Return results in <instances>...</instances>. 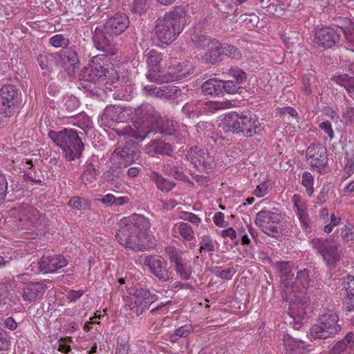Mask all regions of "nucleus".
<instances>
[{
	"label": "nucleus",
	"instance_id": "f257e3e1",
	"mask_svg": "<svg viewBox=\"0 0 354 354\" xmlns=\"http://www.w3.org/2000/svg\"><path fill=\"white\" fill-rule=\"evenodd\" d=\"M129 24V17L124 13L118 12L109 18L92 32L95 48L106 55H116L118 51L116 37L127 30Z\"/></svg>",
	"mask_w": 354,
	"mask_h": 354
},
{
	"label": "nucleus",
	"instance_id": "f03ea898",
	"mask_svg": "<svg viewBox=\"0 0 354 354\" xmlns=\"http://www.w3.org/2000/svg\"><path fill=\"white\" fill-rule=\"evenodd\" d=\"M149 220L143 215L133 214L124 218L115 234L118 242L134 251L145 249V241L150 228Z\"/></svg>",
	"mask_w": 354,
	"mask_h": 354
},
{
	"label": "nucleus",
	"instance_id": "7ed1b4c3",
	"mask_svg": "<svg viewBox=\"0 0 354 354\" xmlns=\"http://www.w3.org/2000/svg\"><path fill=\"white\" fill-rule=\"evenodd\" d=\"M106 56L109 55L103 53L93 57L88 67L84 68L80 75V84L92 96L100 95V90L95 86L97 82L105 81V84H109L114 83L119 79L114 69L109 70L101 63Z\"/></svg>",
	"mask_w": 354,
	"mask_h": 354
},
{
	"label": "nucleus",
	"instance_id": "20e7f679",
	"mask_svg": "<svg viewBox=\"0 0 354 354\" xmlns=\"http://www.w3.org/2000/svg\"><path fill=\"white\" fill-rule=\"evenodd\" d=\"M187 11L183 6H175L156 20L154 34L162 44L169 45L176 39L186 24Z\"/></svg>",
	"mask_w": 354,
	"mask_h": 354
},
{
	"label": "nucleus",
	"instance_id": "39448f33",
	"mask_svg": "<svg viewBox=\"0 0 354 354\" xmlns=\"http://www.w3.org/2000/svg\"><path fill=\"white\" fill-rule=\"evenodd\" d=\"M222 129L225 132L250 138L255 134H261L263 131L259 118L250 112H230L225 115Z\"/></svg>",
	"mask_w": 354,
	"mask_h": 354
},
{
	"label": "nucleus",
	"instance_id": "423d86ee",
	"mask_svg": "<svg viewBox=\"0 0 354 354\" xmlns=\"http://www.w3.org/2000/svg\"><path fill=\"white\" fill-rule=\"evenodd\" d=\"M135 113L138 120L126 127L124 134L143 140L151 133L150 127L158 122L160 115L150 104H142Z\"/></svg>",
	"mask_w": 354,
	"mask_h": 354
},
{
	"label": "nucleus",
	"instance_id": "0eeeda50",
	"mask_svg": "<svg viewBox=\"0 0 354 354\" xmlns=\"http://www.w3.org/2000/svg\"><path fill=\"white\" fill-rule=\"evenodd\" d=\"M162 55L156 50H151L147 58L149 67L147 77L151 82L158 83L169 82L179 80L186 76V72L183 71L182 66L178 63L176 66H170L165 73L161 68Z\"/></svg>",
	"mask_w": 354,
	"mask_h": 354
},
{
	"label": "nucleus",
	"instance_id": "6e6552de",
	"mask_svg": "<svg viewBox=\"0 0 354 354\" xmlns=\"http://www.w3.org/2000/svg\"><path fill=\"white\" fill-rule=\"evenodd\" d=\"M48 137L64 151L68 161L81 157L84 145L75 130L66 128L59 131H50Z\"/></svg>",
	"mask_w": 354,
	"mask_h": 354
},
{
	"label": "nucleus",
	"instance_id": "1a4fd4ad",
	"mask_svg": "<svg viewBox=\"0 0 354 354\" xmlns=\"http://www.w3.org/2000/svg\"><path fill=\"white\" fill-rule=\"evenodd\" d=\"M338 321L339 317L335 312L327 310L319 316L317 324L311 327L310 335L314 339H319L333 337L342 330Z\"/></svg>",
	"mask_w": 354,
	"mask_h": 354
},
{
	"label": "nucleus",
	"instance_id": "9d476101",
	"mask_svg": "<svg viewBox=\"0 0 354 354\" xmlns=\"http://www.w3.org/2000/svg\"><path fill=\"white\" fill-rule=\"evenodd\" d=\"M275 267L279 272L281 279V297L284 301L292 304L294 307L297 299H301V297L295 295V290H293L294 272L292 268L294 263L290 261H277Z\"/></svg>",
	"mask_w": 354,
	"mask_h": 354
},
{
	"label": "nucleus",
	"instance_id": "9b49d317",
	"mask_svg": "<svg viewBox=\"0 0 354 354\" xmlns=\"http://www.w3.org/2000/svg\"><path fill=\"white\" fill-rule=\"evenodd\" d=\"M310 244L323 258L326 265L334 268L340 259V244L333 239L314 238Z\"/></svg>",
	"mask_w": 354,
	"mask_h": 354
},
{
	"label": "nucleus",
	"instance_id": "f8f14e48",
	"mask_svg": "<svg viewBox=\"0 0 354 354\" xmlns=\"http://www.w3.org/2000/svg\"><path fill=\"white\" fill-rule=\"evenodd\" d=\"M254 223L262 232L272 237H277L282 230L281 215L274 211L261 210L257 214Z\"/></svg>",
	"mask_w": 354,
	"mask_h": 354
},
{
	"label": "nucleus",
	"instance_id": "ddd939ff",
	"mask_svg": "<svg viewBox=\"0 0 354 354\" xmlns=\"http://www.w3.org/2000/svg\"><path fill=\"white\" fill-rule=\"evenodd\" d=\"M19 90L16 86L6 84L0 89V113L10 117L15 113L19 103Z\"/></svg>",
	"mask_w": 354,
	"mask_h": 354
},
{
	"label": "nucleus",
	"instance_id": "4468645a",
	"mask_svg": "<svg viewBox=\"0 0 354 354\" xmlns=\"http://www.w3.org/2000/svg\"><path fill=\"white\" fill-rule=\"evenodd\" d=\"M138 152V144L129 139L122 147H118L114 150L111 157L113 164L118 167H127L135 161Z\"/></svg>",
	"mask_w": 354,
	"mask_h": 354
},
{
	"label": "nucleus",
	"instance_id": "2eb2a0df",
	"mask_svg": "<svg viewBox=\"0 0 354 354\" xmlns=\"http://www.w3.org/2000/svg\"><path fill=\"white\" fill-rule=\"evenodd\" d=\"M46 224V217L41 215L36 208L28 207L23 212L17 226L21 230L41 232L44 231Z\"/></svg>",
	"mask_w": 354,
	"mask_h": 354
},
{
	"label": "nucleus",
	"instance_id": "dca6fc26",
	"mask_svg": "<svg viewBox=\"0 0 354 354\" xmlns=\"http://www.w3.org/2000/svg\"><path fill=\"white\" fill-rule=\"evenodd\" d=\"M187 158L201 171L209 173L214 167V159L207 150L198 146L192 147L187 152Z\"/></svg>",
	"mask_w": 354,
	"mask_h": 354
},
{
	"label": "nucleus",
	"instance_id": "f3484780",
	"mask_svg": "<svg viewBox=\"0 0 354 354\" xmlns=\"http://www.w3.org/2000/svg\"><path fill=\"white\" fill-rule=\"evenodd\" d=\"M157 297L146 289H137L131 295V310L139 316L156 300Z\"/></svg>",
	"mask_w": 354,
	"mask_h": 354
},
{
	"label": "nucleus",
	"instance_id": "a211bd4d",
	"mask_svg": "<svg viewBox=\"0 0 354 354\" xmlns=\"http://www.w3.org/2000/svg\"><path fill=\"white\" fill-rule=\"evenodd\" d=\"M48 288L46 281H30L24 286L21 296L24 301L35 303L43 297Z\"/></svg>",
	"mask_w": 354,
	"mask_h": 354
},
{
	"label": "nucleus",
	"instance_id": "6ab92c4d",
	"mask_svg": "<svg viewBox=\"0 0 354 354\" xmlns=\"http://www.w3.org/2000/svg\"><path fill=\"white\" fill-rule=\"evenodd\" d=\"M306 158L308 164L320 172L328 162V153L326 147L321 144L313 145L306 149Z\"/></svg>",
	"mask_w": 354,
	"mask_h": 354
},
{
	"label": "nucleus",
	"instance_id": "aec40b11",
	"mask_svg": "<svg viewBox=\"0 0 354 354\" xmlns=\"http://www.w3.org/2000/svg\"><path fill=\"white\" fill-rule=\"evenodd\" d=\"M144 265L160 280L165 281L169 279L171 273L167 269V262L163 258L147 256L144 259Z\"/></svg>",
	"mask_w": 354,
	"mask_h": 354
},
{
	"label": "nucleus",
	"instance_id": "412c9836",
	"mask_svg": "<svg viewBox=\"0 0 354 354\" xmlns=\"http://www.w3.org/2000/svg\"><path fill=\"white\" fill-rule=\"evenodd\" d=\"M340 35L331 27H323L315 32V41L324 48H330L339 40Z\"/></svg>",
	"mask_w": 354,
	"mask_h": 354
},
{
	"label": "nucleus",
	"instance_id": "4be33fe9",
	"mask_svg": "<svg viewBox=\"0 0 354 354\" xmlns=\"http://www.w3.org/2000/svg\"><path fill=\"white\" fill-rule=\"evenodd\" d=\"M296 214L300 222L301 227L307 232L311 231L312 221L307 212L306 203L302 200L299 194H294L292 197Z\"/></svg>",
	"mask_w": 354,
	"mask_h": 354
},
{
	"label": "nucleus",
	"instance_id": "5701e85b",
	"mask_svg": "<svg viewBox=\"0 0 354 354\" xmlns=\"http://www.w3.org/2000/svg\"><path fill=\"white\" fill-rule=\"evenodd\" d=\"M171 263L175 266V270L183 280L190 279L192 273V267L189 261L183 257L182 254L177 251L169 253Z\"/></svg>",
	"mask_w": 354,
	"mask_h": 354
},
{
	"label": "nucleus",
	"instance_id": "b1692460",
	"mask_svg": "<svg viewBox=\"0 0 354 354\" xmlns=\"http://www.w3.org/2000/svg\"><path fill=\"white\" fill-rule=\"evenodd\" d=\"M67 260L62 255H44L38 262L39 269L43 273L54 272L65 267Z\"/></svg>",
	"mask_w": 354,
	"mask_h": 354
},
{
	"label": "nucleus",
	"instance_id": "393cba45",
	"mask_svg": "<svg viewBox=\"0 0 354 354\" xmlns=\"http://www.w3.org/2000/svg\"><path fill=\"white\" fill-rule=\"evenodd\" d=\"M126 110L119 106H106L102 115V123L111 127L115 122H122L127 119Z\"/></svg>",
	"mask_w": 354,
	"mask_h": 354
},
{
	"label": "nucleus",
	"instance_id": "a878e982",
	"mask_svg": "<svg viewBox=\"0 0 354 354\" xmlns=\"http://www.w3.org/2000/svg\"><path fill=\"white\" fill-rule=\"evenodd\" d=\"M283 341L287 354H306L308 351V346L304 341L288 333L283 335Z\"/></svg>",
	"mask_w": 354,
	"mask_h": 354
},
{
	"label": "nucleus",
	"instance_id": "bb28decb",
	"mask_svg": "<svg viewBox=\"0 0 354 354\" xmlns=\"http://www.w3.org/2000/svg\"><path fill=\"white\" fill-rule=\"evenodd\" d=\"M310 282L308 270L303 269L297 272V277L294 278L293 290H295V295L301 297L302 301H307L302 295L306 293L310 286Z\"/></svg>",
	"mask_w": 354,
	"mask_h": 354
},
{
	"label": "nucleus",
	"instance_id": "cd10ccee",
	"mask_svg": "<svg viewBox=\"0 0 354 354\" xmlns=\"http://www.w3.org/2000/svg\"><path fill=\"white\" fill-rule=\"evenodd\" d=\"M37 62L41 69L50 71L54 65L62 66V56L60 53H42L38 55Z\"/></svg>",
	"mask_w": 354,
	"mask_h": 354
},
{
	"label": "nucleus",
	"instance_id": "c85d7f7f",
	"mask_svg": "<svg viewBox=\"0 0 354 354\" xmlns=\"http://www.w3.org/2000/svg\"><path fill=\"white\" fill-rule=\"evenodd\" d=\"M146 95L169 99L175 95L178 90L173 86H162L157 87L154 85H147L143 88Z\"/></svg>",
	"mask_w": 354,
	"mask_h": 354
},
{
	"label": "nucleus",
	"instance_id": "c756f323",
	"mask_svg": "<svg viewBox=\"0 0 354 354\" xmlns=\"http://www.w3.org/2000/svg\"><path fill=\"white\" fill-rule=\"evenodd\" d=\"M342 286L346 290L344 304L347 311L354 310V277L348 274L342 279Z\"/></svg>",
	"mask_w": 354,
	"mask_h": 354
},
{
	"label": "nucleus",
	"instance_id": "7c9ffc66",
	"mask_svg": "<svg viewBox=\"0 0 354 354\" xmlns=\"http://www.w3.org/2000/svg\"><path fill=\"white\" fill-rule=\"evenodd\" d=\"M196 129L199 136L207 138L209 142L216 143L219 139L218 135L214 132V126L210 122H199L196 126Z\"/></svg>",
	"mask_w": 354,
	"mask_h": 354
},
{
	"label": "nucleus",
	"instance_id": "2f4dec72",
	"mask_svg": "<svg viewBox=\"0 0 354 354\" xmlns=\"http://www.w3.org/2000/svg\"><path fill=\"white\" fill-rule=\"evenodd\" d=\"M191 41L193 45L200 49H205L209 48L213 43L217 40L208 36L205 32L202 30H195L191 35Z\"/></svg>",
	"mask_w": 354,
	"mask_h": 354
},
{
	"label": "nucleus",
	"instance_id": "473e14b6",
	"mask_svg": "<svg viewBox=\"0 0 354 354\" xmlns=\"http://www.w3.org/2000/svg\"><path fill=\"white\" fill-rule=\"evenodd\" d=\"M149 176L156 184L158 189L162 192L168 193L176 186L175 182L164 178L161 174L155 171H151Z\"/></svg>",
	"mask_w": 354,
	"mask_h": 354
},
{
	"label": "nucleus",
	"instance_id": "72a5a7b5",
	"mask_svg": "<svg viewBox=\"0 0 354 354\" xmlns=\"http://www.w3.org/2000/svg\"><path fill=\"white\" fill-rule=\"evenodd\" d=\"M222 80L212 78L205 82L201 86L205 95L216 96L222 93Z\"/></svg>",
	"mask_w": 354,
	"mask_h": 354
},
{
	"label": "nucleus",
	"instance_id": "f704fd0d",
	"mask_svg": "<svg viewBox=\"0 0 354 354\" xmlns=\"http://www.w3.org/2000/svg\"><path fill=\"white\" fill-rule=\"evenodd\" d=\"M203 102L196 101L186 103L182 108V112L189 118H198L204 113Z\"/></svg>",
	"mask_w": 354,
	"mask_h": 354
},
{
	"label": "nucleus",
	"instance_id": "c9c22d12",
	"mask_svg": "<svg viewBox=\"0 0 354 354\" xmlns=\"http://www.w3.org/2000/svg\"><path fill=\"white\" fill-rule=\"evenodd\" d=\"M222 55L221 44L216 41L209 48L203 57V60L207 63L215 64L220 60Z\"/></svg>",
	"mask_w": 354,
	"mask_h": 354
},
{
	"label": "nucleus",
	"instance_id": "e433bc0d",
	"mask_svg": "<svg viewBox=\"0 0 354 354\" xmlns=\"http://www.w3.org/2000/svg\"><path fill=\"white\" fill-rule=\"evenodd\" d=\"M335 82L343 86L349 95L354 99V76L343 74L335 77Z\"/></svg>",
	"mask_w": 354,
	"mask_h": 354
},
{
	"label": "nucleus",
	"instance_id": "4c0bfd02",
	"mask_svg": "<svg viewBox=\"0 0 354 354\" xmlns=\"http://www.w3.org/2000/svg\"><path fill=\"white\" fill-rule=\"evenodd\" d=\"M149 147L157 154L170 156L173 151L171 145L163 141L153 140L150 142Z\"/></svg>",
	"mask_w": 354,
	"mask_h": 354
},
{
	"label": "nucleus",
	"instance_id": "58836bf2",
	"mask_svg": "<svg viewBox=\"0 0 354 354\" xmlns=\"http://www.w3.org/2000/svg\"><path fill=\"white\" fill-rule=\"evenodd\" d=\"M316 77L313 73L304 75L301 78V91L305 95H309L313 92Z\"/></svg>",
	"mask_w": 354,
	"mask_h": 354
},
{
	"label": "nucleus",
	"instance_id": "ea45409f",
	"mask_svg": "<svg viewBox=\"0 0 354 354\" xmlns=\"http://www.w3.org/2000/svg\"><path fill=\"white\" fill-rule=\"evenodd\" d=\"M294 307L292 306V304L289 303V313L291 317L293 318L295 321V324L293 325V328L296 330H299L301 327V323L299 320H297V318L299 319L301 317L300 312L298 313L295 310L299 308V306H301L302 310L306 306L307 304V301H302L301 299H297V301H295Z\"/></svg>",
	"mask_w": 354,
	"mask_h": 354
},
{
	"label": "nucleus",
	"instance_id": "a19ab883",
	"mask_svg": "<svg viewBox=\"0 0 354 354\" xmlns=\"http://www.w3.org/2000/svg\"><path fill=\"white\" fill-rule=\"evenodd\" d=\"M354 343V336L353 333H348L344 339L339 341L330 350L331 354H340L345 350L350 344Z\"/></svg>",
	"mask_w": 354,
	"mask_h": 354
},
{
	"label": "nucleus",
	"instance_id": "79ce46f5",
	"mask_svg": "<svg viewBox=\"0 0 354 354\" xmlns=\"http://www.w3.org/2000/svg\"><path fill=\"white\" fill-rule=\"evenodd\" d=\"M129 338L126 335L118 336L115 343V354H129Z\"/></svg>",
	"mask_w": 354,
	"mask_h": 354
},
{
	"label": "nucleus",
	"instance_id": "37998d69",
	"mask_svg": "<svg viewBox=\"0 0 354 354\" xmlns=\"http://www.w3.org/2000/svg\"><path fill=\"white\" fill-rule=\"evenodd\" d=\"M149 0H133L130 5V10L137 15L145 13L149 8Z\"/></svg>",
	"mask_w": 354,
	"mask_h": 354
},
{
	"label": "nucleus",
	"instance_id": "c03bdc74",
	"mask_svg": "<svg viewBox=\"0 0 354 354\" xmlns=\"http://www.w3.org/2000/svg\"><path fill=\"white\" fill-rule=\"evenodd\" d=\"M230 102H203V109L204 113H214L216 111L230 107Z\"/></svg>",
	"mask_w": 354,
	"mask_h": 354
},
{
	"label": "nucleus",
	"instance_id": "a18cd8bd",
	"mask_svg": "<svg viewBox=\"0 0 354 354\" xmlns=\"http://www.w3.org/2000/svg\"><path fill=\"white\" fill-rule=\"evenodd\" d=\"M68 205L77 210H86L90 208L91 201L79 196H73L70 199Z\"/></svg>",
	"mask_w": 354,
	"mask_h": 354
},
{
	"label": "nucleus",
	"instance_id": "49530a36",
	"mask_svg": "<svg viewBox=\"0 0 354 354\" xmlns=\"http://www.w3.org/2000/svg\"><path fill=\"white\" fill-rule=\"evenodd\" d=\"M192 330V327L190 324H186L177 328L174 333L171 334L169 340L171 342H176L181 337H186L189 335Z\"/></svg>",
	"mask_w": 354,
	"mask_h": 354
},
{
	"label": "nucleus",
	"instance_id": "de8ad7c7",
	"mask_svg": "<svg viewBox=\"0 0 354 354\" xmlns=\"http://www.w3.org/2000/svg\"><path fill=\"white\" fill-rule=\"evenodd\" d=\"M301 184L306 188V194L309 197L314 193V177L308 171H304L301 177Z\"/></svg>",
	"mask_w": 354,
	"mask_h": 354
},
{
	"label": "nucleus",
	"instance_id": "09e8293b",
	"mask_svg": "<svg viewBox=\"0 0 354 354\" xmlns=\"http://www.w3.org/2000/svg\"><path fill=\"white\" fill-rule=\"evenodd\" d=\"M49 44L55 48H66L70 44V40L62 34H57L50 38Z\"/></svg>",
	"mask_w": 354,
	"mask_h": 354
},
{
	"label": "nucleus",
	"instance_id": "8fccbe9b",
	"mask_svg": "<svg viewBox=\"0 0 354 354\" xmlns=\"http://www.w3.org/2000/svg\"><path fill=\"white\" fill-rule=\"evenodd\" d=\"M199 244L200 254H202L203 252H214L215 250V244L209 236L205 235L202 236Z\"/></svg>",
	"mask_w": 354,
	"mask_h": 354
},
{
	"label": "nucleus",
	"instance_id": "3c124183",
	"mask_svg": "<svg viewBox=\"0 0 354 354\" xmlns=\"http://www.w3.org/2000/svg\"><path fill=\"white\" fill-rule=\"evenodd\" d=\"M61 55L62 56V66L65 63L66 60L73 66H75V65L79 62L78 55L74 50L67 49L63 53H61Z\"/></svg>",
	"mask_w": 354,
	"mask_h": 354
},
{
	"label": "nucleus",
	"instance_id": "603ef678",
	"mask_svg": "<svg viewBox=\"0 0 354 354\" xmlns=\"http://www.w3.org/2000/svg\"><path fill=\"white\" fill-rule=\"evenodd\" d=\"M340 236L344 242L354 241V225L347 223L341 228Z\"/></svg>",
	"mask_w": 354,
	"mask_h": 354
},
{
	"label": "nucleus",
	"instance_id": "864d4df0",
	"mask_svg": "<svg viewBox=\"0 0 354 354\" xmlns=\"http://www.w3.org/2000/svg\"><path fill=\"white\" fill-rule=\"evenodd\" d=\"M178 232L187 241H191L194 238L192 227L187 223L181 222L178 226Z\"/></svg>",
	"mask_w": 354,
	"mask_h": 354
},
{
	"label": "nucleus",
	"instance_id": "5fc2aeb1",
	"mask_svg": "<svg viewBox=\"0 0 354 354\" xmlns=\"http://www.w3.org/2000/svg\"><path fill=\"white\" fill-rule=\"evenodd\" d=\"M97 175V170L91 162H87L84 166V170L82 174L83 178L88 182H92L96 178Z\"/></svg>",
	"mask_w": 354,
	"mask_h": 354
},
{
	"label": "nucleus",
	"instance_id": "6e6d98bb",
	"mask_svg": "<svg viewBox=\"0 0 354 354\" xmlns=\"http://www.w3.org/2000/svg\"><path fill=\"white\" fill-rule=\"evenodd\" d=\"M64 106L69 113H73L79 108L80 102L76 97L71 95L65 98Z\"/></svg>",
	"mask_w": 354,
	"mask_h": 354
},
{
	"label": "nucleus",
	"instance_id": "4d7b16f0",
	"mask_svg": "<svg viewBox=\"0 0 354 354\" xmlns=\"http://www.w3.org/2000/svg\"><path fill=\"white\" fill-rule=\"evenodd\" d=\"M222 55H225L232 58L239 59L241 57L239 50L234 46L225 44L222 46L221 44Z\"/></svg>",
	"mask_w": 354,
	"mask_h": 354
},
{
	"label": "nucleus",
	"instance_id": "13d9d810",
	"mask_svg": "<svg viewBox=\"0 0 354 354\" xmlns=\"http://www.w3.org/2000/svg\"><path fill=\"white\" fill-rule=\"evenodd\" d=\"M14 288V280L5 277L0 281V295L5 298L9 289Z\"/></svg>",
	"mask_w": 354,
	"mask_h": 354
},
{
	"label": "nucleus",
	"instance_id": "bf43d9fd",
	"mask_svg": "<svg viewBox=\"0 0 354 354\" xmlns=\"http://www.w3.org/2000/svg\"><path fill=\"white\" fill-rule=\"evenodd\" d=\"M345 165L344 168V177L347 178L354 172V158L346 153L344 158Z\"/></svg>",
	"mask_w": 354,
	"mask_h": 354
},
{
	"label": "nucleus",
	"instance_id": "052dcab7",
	"mask_svg": "<svg viewBox=\"0 0 354 354\" xmlns=\"http://www.w3.org/2000/svg\"><path fill=\"white\" fill-rule=\"evenodd\" d=\"M271 189V184L268 182L264 181L257 185L254 192V194L258 198H261L266 196Z\"/></svg>",
	"mask_w": 354,
	"mask_h": 354
},
{
	"label": "nucleus",
	"instance_id": "680f3d73",
	"mask_svg": "<svg viewBox=\"0 0 354 354\" xmlns=\"http://www.w3.org/2000/svg\"><path fill=\"white\" fill-rule=\"evenodd\" d=\"M165 172L180 180H183L185 176L184 173L176 166L167 165L165 167Z\"/></svg>",
	"mask_w": 354,
	"mask_h": 354
},
{
	"label": "nucleus",
	"instance_id": "e2e57ef3",
	"mask_svg": "<svg viewBox=\"0 0 354 354\" xmlns=\"http://www.w3.org/2000/svg\"><path fill=\"white\" fill-rule=\"evenodd\" d=\"M176 123L171 120L165 121L160 127L161 133L165 135H173L176 131Z\"/></svg>",
	"mask_w": 354,
	"mask_h": 354
},
{
	"label": "nucleus",
	"instance_id": "0e129e2a",
	"mask_svg": "<svg viewBox=\"0 0 354 354\" xmlns=\"http://www.w3.org/2000/svg\"><path fill=\"white\" fill-rule=\"evenodd\" d=\"M229 73L236 80V84H241L246 79L245 73L242 69L237 67L230 68Z\"/></svg>",
	"mask_w": 354,
	"mask_h": 354
},
{
	"label": "nucleus",
	"instance_id": "69168bd1",
	"mask_svg": "<svg viewBox=\"0 0 354 354\" xmlns=\"http://www.w3.org/2000/svg\"><path fill=\"white\" fill-rule=\"evenodd\" d=\"M213 273L215 276L222 279H226L229 280L231 279L232 277L236 273V270L233 267L227 268L223 270H215L213 271Z\"/></svg>",
	"mask_w": 354,
	"mask_h": 354
},
{
	"label": "nucleus",
	"instance_id": "338daca9",
	"mask_svg": "<svg viewBox=\"0 0 354 354\" xmlns=\"http://www.w3.org/2000/svg\"><path fill=\"white\" fill-rule=\"evenodd\" d=\"M180 217L185 220L191 222L192 223L198 225L201 222V220L198 217V216L196 215L194 213L189 212H181L180 214Z\"/></svg>",
	"mask_w": 354,
	"mask_h": 354
},
{
	"label": "nucleus",
	"instance_id": "774afa93",
	"mask_svg": "<svg viewBox=\"0 0 354 354\" xmlns=\"http://www.w3.org/2000/svg\"><path fill=\"white\" fill-rule=\"evenodd\" d=\"M239 87L233 81H223L221 84V89L225 90V92L230 94H234L236 93Z\"/></svg>",
	"mask_w": 354,
	"mask_h": 354
}]
</instances>
